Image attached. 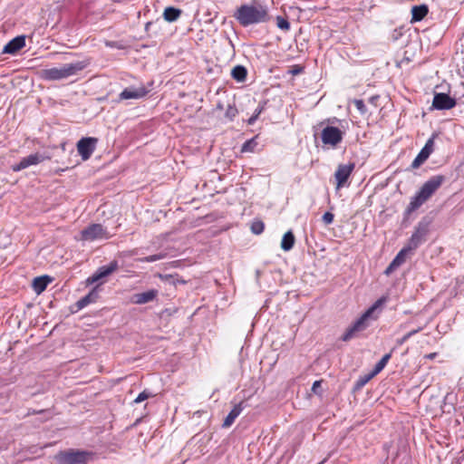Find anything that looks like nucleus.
Returning <instances> with one entry per match:
<instances>
[{"mask_svg":"<svg viewBox=\"0 0 464 464\" xmlns=\"http://www.w3.org/2000/svg\"><path fill=\"white\" fill-rule=\"evenodd\" d=\"M118 267H119L118 262L116 260H113L109 265L102 266L99 267L96 270V272L93 273L88 278L87 281H88V283H91V284L97 283L100 280L107 277L108 276H110L111 274L115 272L118 269Z\"/></svg>","mask_w":464,"mask_h":464,"instance_id":"ddd939ff","label":"nucleus"},{"mask_svg":"<svg viewBox=\"0 0 464 464\" xmlns=\"http://www.w3.org/2000/svg\"><path fill=\"white\" fill-rule=\"evenodd\" d=\"M234 17L244 27L269 19L267 9L262 5H242L236 10Z\"/></svg>","mask_w":464,"mask_h":464,"instance_id":"f257e3e1","label":"nucleus"},{"mask_svg":"<svg viewBox=\"0 0 464 464\" xmlns=\"http://www.w3.org/2000/svg\"><path fill=\"white\" fill-rule=\"evenodd\" d=\"M397 267L395 266H392V263L391 262L390 265L387 266V268L384 271V274L386 276L391 275Z\"/></svg>","mask_w":464,"mask_h":464,"instance_id":"a19ab883","label":"nucleus"},{"mask_svg":"<svg viewBox=\"0 0 464 464\" xmlns=\"http://www.w3.org/2000/svg\"><path fill=\"white\" fill-rule=\"evenodd\" d=\"M97 298H98L97 291L92 290L88 295H84L77 302V306L79 309H82L85 306H87L88 304L94 303Z\"/></svg>","mask_w":464,"mask_h":464,"instance_id":"b1692460","label":"nucleus"},{"mask_svg":"<svg viewBox=\"0 0 464 464\" xmlns=\"http://www.w3.org/2000/svg\"><path fill=\"white\" fill-rule=\"evenodd\" d=\"M380 96L379 95H373L372 96L370 99H369V102L372 104H374L375 106L377 105V101L379 100Z\"/></svg>","mask_w":464,"mask_h":464,"instance_id":"c03bdc74","label":"nucleus"},{"mask_svg":"<svg viewBox=\"0 0 464 464\" xmlns=\"http://www.w3.org/2000/svg\"><path fill=\"white\" fill-rule=\"evenodd\" d=\"M321 384H322V381H315L314 383H313V386H312V392L314 393H320V388H321Z\"/></svg>","mask_w":464,"mask_h":464,"instance_id":"58836bf2","label":"nucleus"},{"mask_svg":"<svg viewBox=\"0 0 464 464\" xmlns=\"http://www.w3.org/2000/svg\"><path fill=\"white\" fill-rule=\"evenodd\" d=\"M267 103V101L261 102L257 108L255 110L254 113L259 117V115L265 111L266 105Z\"/></svg>","mask_w":464,"mask_h":464,"instance_id":"e433bc0d","label":"nucleus"},{"mask_svg":"<svg viewBox=\"0 0 464 464\" xmlns=\"http://www.w3.org/2000/svg\"><path fill=\"white\" fill-rule=\"evenodd\" d=\"M384 303V297L377 300L350 327L346 329L341 339L343 342H347L353 339L357 333L364 331L369 326V319L371 318L373 312Z\"/></svg>","mask_w":464,"mask_h":464,"instance_id":"7ed1b4c3","label":"nucleus"},{"mask_svg":"<svg viewBox=\"0 0 464 464\" xmlns=\"http://www.w3.org/2000/svg\"><path fill=\"white\" fill-rule=\"evenodd\" d=\"M445 177L442 175H436L428 179L420 188L413 201L411 203H423L428 200L436 190L442 185Z\"/></svg>","mask_w":464,"mask_h":464,"instance_id":"39448f33","label":"nucleus"},{"mask_svg":"<svg viewBox=\"0 0 464 464\" xmlns=\"http://www.w3.org/2000/svg\"><path fill=\"white\" fill-rule=\"evenodd\" d=\"M304 71V67L299 65V64H295L294 66L291 67V69L289 70V72L292 74V75H297V74H300L301 72H303Z\"/></svg>","mask_w":464,"mask_h":464,"instance_id":"c9c22d12","label":"nucleus"},{"mask_svg":"<svg viewBox=\"0 0 464 464\" xmlns=\"http://www.w3.org/2000/svg\"><path fill=\"white\" fill-rule=\"evenodd\" d=\"M152 24H153V23H152V22H148V23H146V24H145V31H146L147 33L150 31V27H151V25H152Z\"/></svg>","mask_w":464,"mask_h":464,"instance_id":"a18cd8bd","label":"nucleus"},{"mask_svg":"<svg viewBox=\"0 0 464 464\" xmlns=\"http://www.w3.org/2000/svg\"><path fill=\"white\" fill-rule=\"evenodd\" d=\"M276 25L278 28L284 31H288L290 29V23L287 21V19L282 16L276 17Z\"/></svg>","mask_w":464,"mask_h":464,"instance_id":"c756f323","label":"nucleus"},{"mask_svg":"<svg viewBox=\"0 0 464 464\" xmlns=\"http://www.w3.org/2000/svg\"><path fill=\"white\" fill-rule=\"evenodd\" d=\"M244 409L243 402H239L234 406V408L229 411L226 419L223 422V427L228 428L230 427L235 420L240 415Z\"/></svg>","mask_w":464,"mask_h":464,"instance_id":"a211bd4d","label":"nucleus"},{"mask_svg":"<svg viewBox=\"0 0 464 464\" xmlns=\"http://www.w3.org/2000/svg\"><path fill=\"white\" fill-rule=\"evenodd\" d=\"M247 71L243 65H237L231 71V76L237 82H244L246 78Z\"/></svg>","mask_w":464,"mask_h":464,"instance_id":"393cba45","label":"nucleus"},{"mask_svg":"<svg viewBox=\"0 0 464 464\" xmlns=\"http://www.w3.org/2000/svg\"><path fill=\"white\" fill-rule=\"evenodd\" d=\"M436 136L437 134H432V136L426 141L424 147L413 160L411 165V169H415L420 168L429 159L434 150V139Z\"/></svg>","mask_w":464,"mask_h":464,"instance_id":"1a4fd4ad","label":"nucleus"},{"mask_svg":"<svg viewBox=\"0 0 464 464\" xmlns=\"http://www.w3.org/2000/svg\"><path fill=\"white\" fill-rule=\"evenodd\" d=\"M106 44L111 47L116 46L115 43H107Z\"/></svg>","mask_w":464,"mask_h":464,"instance_id":"49530a36","label":"nucleus"},{"mask_svg":"<svg viewBox=\"0 0 464 464\" xmlns=\"http://www.w3.org/2000/svg\"><path fill=\"white\" fill-rule=\"evenodd\" d=\"M51 282L52 278L48 276L35 277L33 281V289L36 294L40 295L46 289L48 284Z\"/></svg>","mask_w":464,"mask_h":464,"instance_id":"aec40b11","label":"nucleus"},{"mask_svg":"<svg viewBox=\"0 0 464 464\" xmlns=\"http://www.w3.org/2000/svg\"><path fill=\"white\" fill-rule=\"evenodd\" d=\"M265 225L261 220H255L251 224V231L256 234L259 235L264 231Z\"/></svg>","mask_w":464,"mask_h":464,"instance_id":"c85d7f7f","label":"nucleus"},{"mask_svg":"<svg viewBox=\"0 0 464 464\" xmlns=\"http://www.w3.org/2000/svg\"><path fill=\"white\" fill-rule=\"evenodd\" d=\"M420 331H421V328H418V329H415V330H412L409 333H407L405 335H403L401 339L397 340V343L399 345H401L403 344L405 342H407L411 336H413L414 334H416L417 333H419Z\"/></svg>","mask_w":464,"mask_h":464,"instance_id":"2f4dec72","label":"nucleus"},{"mask_svg":"<svg viewBox=\"0 0 464 464\" xmlns=\"http://www.w3.org/2000/svg\"><path fill=\"white\" fill-rule=\"evenodd\" d=\"M397 267L395 266H392V263L391 262L390 265L387 266V268L384 271V274L386 276L391 275Z\"/></svg>","mask_w":464,"mask_h":464,"instance_id":"79ce46f5","label":"nucleus"},{"mask_svg":"<svg viewBox=\"0 0 464 464\" xmlns=\"http://www.w3.org/2000/svg\"><path fill=\"white\" fill-rule=\"evenodd\" d=\"M257 119H258V116H256L255 113H253V115L247 120V124L253 125Z\"/></svg>","mask_w":464,"mask_h":464,"instance_id":"37998d69","label":"nucleus"},{"mask_svg":"<svg viewBox=\"0 0 464 464\" xmlns=\"http://www.w3.org/2000/svg\"><path fill=\"white\" fill-rule=\"evenodd\" d=\"M167 256L166 253H159L151 256H145L143 258L139 259L140 262L152 263L161 259H164Z\"/></svg>","mask_w":464,"mask_h":464,"instance_id":"cd10ccee","label":"nucleus"},{"mask_svg":"<svg viewBox=\"0 0 464 464\" xmlns=\"http://www.w3.org/2000/svg\"><path fill=\"white\" fill-rule=\"evenodd\" d=\"M238 111L235 105H228L226 111V117L230 121H233L234 118L237 115Z\"/></svg>","mask_w":464,"mask_h":464,"instance_id":"7c9ffc66","label":"nucleus"},{"mask_svg":"<svg viewBox=\"0 0 464 464\" xmlns=\"http://www.w3.org/2000/svg\"><path fill=\"white\" fill-rule=\"evenodd\" d=\"M372 376H371V374H369L368 376H365L363 378H361L360 380H358V382H356V388H361L362 387L363 385L366 384V382L372 378Z\"/></svg>","mask_w":464,"mask_h":464,"instance_id":"4c0bfd02","label":"nucleus"},{"mask_svg":"<svg viewBox=\"0 0 464 464\" xmlns=\"http://www.w3.org/2000/svg\"><path fill=\"white\" fill-rule=\"evenodd\" d=\"M49 156H44L40 153L30 154L27 157L23 158L19 163L12 165L11 169L13 171L17 172L24 169L32 165H37L45 160H49Z\"/></svg>","mask_w":464,"mask_h":464,"instance_id":"9b49d317","label":"nucleus"},{"mask_svg":"<svg viewBox=\"0 0 464 464\" xmlns=\"http://www.w3.org/2000/svg\"><path fill=\"white\" fill-rule=\"evenodd\" d=\"M59 464H82L87 459V453L82 450L62 451L56 456Z\"/></svg>","mask_w":464,"mask_h":464,"instance_id":"6e6552de","label":"nucleus"},{"mask_svg":"<svg viewBox=\"0 0 464 464\" xmlns=\"http://www.w3.org/2000/svg\"><path fill=\"white\" fill-rule=\"evenodd\" d=\"M98 140L92 137L82 138L77 142V150L83 160L90 159L93 153Z\"/></svg>","mask_w":464,"mask_h":464,"instance_id":"9d476101","label":"nucleus"},{"mask_svg":"<svg viewBox=\"0 0 464 464\" xmlns=\"http://www.w3.org/2000/svg\"><path fill=\"white\" fill-rule=\"evenodd\" d=\"M182 11L173 6H168L164 9L163 18L169 23L177 21L181 15Z\"/></svg>","mask_w":464,"mask_h":464,"instance_id":"412c9836","label":"nucleus"},{"mask_svg":"<svg viewBox=\"0 0 464 464\" xmlns=\"http://www.w3.org/2000/svg\"><path fill=\"white\" fill-rule=\"evenodd\" d=\"M434 217V214L430 213L429 215L423 217L418 223L414 232L412 233L406 245L409 249L414 251L427 240V236L430 232V227L433 222Z\"/></svg>","mask_w":464,"mask_h":464,"instance_id":"20e7f679","label":"nucleus"},{"mask_svg":"<svg viewBox=\"0 0 464 464\" xmlns=\"http://www.w3.org/2000/svg\"><path fill=\"white\" fill-rule=\"evenodd\" d=\"M257 146V141L256 140V138H252L250 140H247L244 144L242 145L241 151L242 152H252L255 150L256 147Z\"/></svg>","mask_w":464,"mask_h":464,"instance_id":"bb28decb","label":"nucleus"},{"mask_svg":"<svg viewBox=\"0 0 464 464\" xmlns=\"http://www.w3.org/2000/svg\"><path fill=\"white\" fill-rule=\"evenodd\" d=\"M334 214L331 213V212H325L324 215H323V222L325 224V225H330L333 223L334 221Z\"/></svg>","mask_w":464,"mask_h":464,"instance_id":"72a5a7b5","label":"nucleus"},{"mask_svg":"<svg viewBox=\"0 0 464 464\" xmlns=\"http://www.w3.org/2000/svg\"><path fill=\"white\" fill-rule=\"evenodd\" d=\"M343 135L344 132L342 131L339 128L334 126H326L321 132V139L324 145H330L334 148L342 142Z\"/></svg>","mask_w":464,"mask_h":464,"instance_id":"0eeeda50","label":"nucleus"},{"mask_svg":"<svg viewBox=\"0 0 464 464\" xmlns=\"http://www.w3.org/2000/svg\"><path fill=\"white\" fill-rule=\"evenodd\" d=\"M391 356H392L391 353L383 355L382 358L375 364V366L371 373V376H374V375L378 374L379 372H381L384 369L386 364L388 363L389 360L391 359Z\"/></svg>","mask_w":464,"mask_h":464,"instance_id":"a878e982","label":"nucleus"},{"mask_svg":"<svg viewBox=\"0 0 464 464\" xmlns=\"http://www.w3.org/2000/svg\"><path fill=\"white\" fill-rule=\"evenodd\" d=\"M159 295L157 289H150L143 293L134 294L131 297V302L135 304H144L153 301Z\"/></svg>","mask_w":464,"mask_h":464,"instance_id":"f3484780","label":"nucleus"},{"mask_svg":"<svg viewBox=\"0 0 464 464\" xmlns=\"http://www.w3.org/2000/svg\"><path fill=\"white\" fill-rule=\"evenodd\" d=\"M353 169L354 163L341 164L338 166L334 173L337 187H342L346 183Z\"/></svg>","mask_w":464,"mask_h":464,"instance_id":"4468645a","label":"nucleus"},{"mask_svg":"<svg viewBox=\"0 0 464 464\" xmlns=\"http://www.w3.org/2000/svg\"><path fill=\"white\" fill-rule=\"evenodd\" d=\"M86 67L84 62L63 64L61 67H53L42 71V78L47 81H59L76 74Z\"/></svg>","mask_w":464,"mask_h":464,"instance_id":"f03ea898","label":"nucleus"},{"mask_svg":"<svg viewBox=\"0 0 464 464\" xmlns=\"http://www.w3.org/2000/svg\"><path fill=\"white\" fill-rule=\"evenodd\" d=\"M111 234L101 224H92L81 231V240L82 241H96L109 239Z\"/></svg>","mask_w":464,"mask_h":464,"instance_id":"423d86ee","label":"nucleus"},{"mask_svg":"<svg viewBox=\"0 0 464 464\" xmlns=\"http://www.w3.org/2000/svg\"><path fill=\"white\" fill-rule=\"evenodd\" d=\"M429 13V8L426 5H414L411 8V23L421 21Z\"/></svg>","mask_w":464,"mask_h":464,"instance_id":"6ab92c4d","label":"nucleus"},{"mask_svg":"<svg viewBox=\"0 0 464 464\" xmlns=\"http://www.w3.org/2000/svg\"><path fill=\"white\" fill-rule=\"evenodd\" d=\"M295 242V236L291 230L285 233L281 240V248L284 251H289L293 248Z\"/></svg>","mask_w":464,"mask_h":464,"instance_id":"5701e85b","label":"nucleus"},{"mask_svg":"<svg viewBox=\"0 0 464 464\" xmlns=\"http://www.w3.org/2000/svg\"><path fill=\"white\" fill-rule=\"evenodd\" d=\"M148 92L149 91L144 86L139 88H126L119 94L118 102L129 99H140L146 96Z\"/></svg>","mask_w":464,"mask_h":464,"instance_id":"2eb2a0df","label":"nucleus"},{"mask_svg":"<svg viewBox=\"0 0 464 464\" xmlns=\"http://www.w3.org/2000/svg\"><path fill=\"white\" fill-rule=\"evenodd\" d=\"M353 104L356 107V109L362 113L365 114L367 112L366 106L364 104V102L362 100L355 99L353 101Z\"/></svg>","mask_w":464,"mask_h":464,"instance_id":"473e14b6","label":"nucleus"},{"mask_svg":"<svg viewBox=\"0 0 464 464\" xmlns=\"http://www.w3.org/2000/svg\"><path fill=\"white\" fill-rule=\"evenodd\" d=\"M420 205H411L405 211V216L409 217L413 211H415Z\"/></svg>","mask_w":464,"mask_h":464,"instance_id":"ea45409f","label":"nucleus"},{"mask_svg":"<svg viewBox=\"0 0 464 464\" xmlns=\"http://www.w3.org/2000/svg\"><path fill=\"white\" fill-rule=\"evenodd\" d=\"M150 396V393L147 392L146 391H143L137 396V398L134 400V402L140 403V402L147 400Z\"/></svg>","mask_w":464,"mask_h":464,"instance_id":"f704fd0d","label":"nucleus"},{"mask_svg":"<svg viewBox=\"0 0 464 464\" xmlns=\"http://www.w3.org/2000/svg\"><path fill=\"white\" fill-rule=\"evenodd\" d=\"M456 100L444 92H436L432 101V107L436 110H450L455 107Z\"/></svg>","mask_w":464,"mask_h":464,"instance_id":"f8f14e48","label":"nucleus"},{"mask_svg":"<svg viewBox=\"0 0 464 464\" xmlns=\"http://www.w3.org/2000/svg\"><path fill=\"white\" fill-rule=\"evenodd\" d=\"M25 35H18L10 40L4 47L3 53L15 54L25 46Z\"/></svg>","mask_w":464,"mask_h":464,"instance_id":"dca6fc26","label":"nucleus"},{"mask_svg":"<svg viewBox=\"0 0 464 464\" xmlns=\"http://www.w3.org/2000/svg\"><path fill=\"white\" fill-rule=\"evenodd\" d=\"M412 252L407 246L402 247L392 261V266H395L397 268L401 266L406 261L407 256L412 254Z\"/></svg>","mask_w":464,"mask_h":464,"instance_id":"4be33fe9","label":"nucleus"}]
</instances>
